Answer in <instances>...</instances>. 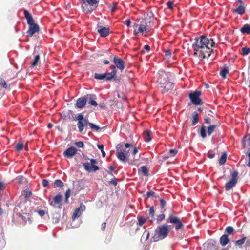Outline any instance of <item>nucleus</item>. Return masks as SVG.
<instances>
[{
  "instance_id": "1",
  "label": "nucleus",
  "mask_w": 250,
  "mask_h": 250,
  "mask_svg": "<svg viewBox=\"0 0 250 250\" xmlns=\"http://www.w3.org/2000/svg\"><path fill=\"white\" fill-rule=\"evenodd\" d=\"M195 42L192 47L194 51V55H197V52H199V56L202 59L208 58L213 52L212 47L215 45L213 39H208L205 36H202L195 39Z\"/></svg>"
},
{
  "instance_id": "2",
  "label": "nucleus",
  "mask_w": 250,
  "mask_h": 250,
  "mask_svg": "<svg viewBox=\"0 0 250 250\" xmlns=\"http://www.w3.org/2000/svg\"><path fill=\"white\" fill-rule=\"evenodd\" d=\"M116 156L118 159L123 163L127 162L132 165L136 161L134 155L138 152V149L135 146L129 143L124 145L123 143H119L116 146Z\"/></svg>"
},
{
  "instance_id": "3",
  "label": "nucleus",
  "mask_w": 250,
  "mask_h": 250,
  "mask_svg": "<svg viewBox=\"0 0 250 250\" xmlns=\"http://www.w3.org/2000/svg\"><path fill=\"white\" fill-rule=\"evenodd\" d=\"M170 226L167 224H163L157 227L152 237L153 241L158 242L167 237L170 230Z\"/></svg>"
},
{
  "instance_id": "4",
  "label": "nucleus",
  "mask_w": 250,
  "mask_h": 250,
  "mask_svg": "<svg viewBox=\"0 0 250 250\" xmlns=\"http://www.w3.org/2000/svg\"><path fill=\"white\" fill-rule=\"evenodd\" d=\"M24 15L29 25V29L26 33L28 37H31L34 34L39 32L40 27L37 24L34 23V20L28 10H24Z\"/></svg>"
},
{
  "instance_id": "5",
  "label": "nucleus",
  "mask_w": 250,
  "mask_h": 250,
  "mask_svg": "<svg viewBox=\"0 0 250 250\" xmlns=\"http://www.w3.org/2000/svg\"><path fill=\"white\" fill-rule=\"evenodd\" d=\"M82 8L83 11L86 14L91 13L97 7L96 5L99 0H81Z\"/></svg>"
},
{
  "instance_id": "6",
  "label": "nucleus",
  "mask_w": 250,
  "mask_h": 250,
  "mask_svg": "<svg viewBox=\"0 0 250 250\" xmlns=\"http://www.w3.org/2000/svg\"><path fill=\"white\" fill-rule=\"evenodd\" d=\"M167 222L175 224V229L177 231L184 228V224L180 219L172 214L169 215Z\"/></svg>"
},
{
  "instance_id": "7",
  "label": "nucleus",
  "mask_w": 250,
  "mask_h": 250,
  "mask_svg": "<svg viewBox=\"0 0 250 250\" xmlns=\"http://www.w3.org/2000/svg\"><path fill=\"white\" fill-rule=\"evenodd\" d=\"M238 173L237 171H234L231 173V179L225 185V190L226 191H229L235 186L238 181Z\"/></svg>"
},
{
  "instance_id": "8",
  "label": "nucleus",
  "mask_w": 250,
  "mask_h": 250,
  "mask_svg": "<svg viewBox=\"0 0 250 250\" xmlns=\"http://www.w3.org/2000/svg\"><path fill=\"white\" fill-rule=\"evenodd\" d=\"M201 91L196 90L193 92H191L189 94V98L191 102L194 105H202L203 102L200 97L201 95Z\"/></svg>"
},
{
  "instance_id": "9",
  "label": "nucleus",
  "mask_w": 250,
  "mask_h": 250,
  "mask_svg": "<svg viewBox=\"0 0 250 250\" xmlns=\"http://www.w3.org/2000/svg\"><path fill=\"white\" fill-rule=\"evenodd\" d=\"M91 166L88 162L84 163L83 164L84 169L88 172H95L99 169V167L95 165L97 163V161L94 159H90Z\"/></svg>"
},
{
  "instance_id": "10",
  "label": "nucleus",
  "mask_w": 250,
  "mask_h": 250,
  "mask_svg": "<svg viewBox=\"0 0 250 250\" xmlns=\"http://www.w3.org/2000/svg\"><path fill=\"white\" fill-rule=\"evenodd\" d=\"M62 196L60 194H58L53 199V201L50 203V205L54 208L58 207L59 209L62 208Z\"/></svg>"
},
{
  "instance_id": "11",
  "label": "nucleus",
  "mask_w": 250,
  "mask_h": 250,
  "mask_svg": "<svg viewBox=\"0 0 250 250\" xmlns=\"http://www.w3.org/2000/svg\"><path fill=\"white\" fill-rule=\"evenodd\" d=\"M155 20L154 15L152 14V16H150L149 18L142 19L141 21L148 28V32L150 31V29L154 25V21Z\"/></svg>"
},
{
  "instance_id": "12",
  "label": "nucleus",
  "mask_w": 250,
  "mask_h": 250,
  "mask_svg": "<svg viewBox=\"0 0 250 250\" xmlns=\"http://www.w3.org/2000/svg\"><path fill=\"white\" fill-rule=\"evenodd\" d=\"M86 209L85 206L83 204L81 203L80 204V207L76 208L73 214L72 219L73 220L77 218H78L81 216L82 213Z\"/></svg>"
},
{
  "instance_id": "13",
  "label": "nucleus",
  "mask_w": 250,
  "mask_h": 250,
  "mask_svg": "<svg viewBox=\"0 0 250 250\" xmlns=\"http://www.w3.org/2000/svg\"><path fill=\"white\" fill-rule=\"evenodd\" d=\"M168 76L167 73L163 71H160L159 72V76L157 80V82L162 85H164L167 82Z\"/></svg>"
},
{
  "instance_id": "14",
  "label": "nucleus",
  "mask_w": 250,
  "mask_h": 250,
  "mask_svg": "<svg viewBox=\"0 0 250 250\" xmlns=\"http://www.w3.org/2000/svg\"><path fill=\"white\" fill-rule=\"evenodd\" d=\"M77 152V149L74 146H71L64 151L63 154L65 157L71 158L76 155Z\"/></svg>"
},
{
  "instance_id": "15",
  "label": "nucleus",
  "mask_w": 250,
  "mask_h": 250,
  "mask_svg": "<svg viewBox=\"0 0 250 250\" xmlns=\"http://www.w3.org/2000/svg\"><path fill=\"white\" fill-rule=\"evenodd\" d=\"M113 62L116 65V66L121 71L124 69L125 67V62L121 58L115 56L113 57Z\"/></svg>"
},
{
  "instance_id": "16",
  "label": "nucleus",
  "mask_w": 250,
  "mask_h": 250,
  "mask_svg": "<svg viewBox=\"0 0 250 250\" xmlns=\"http://www.w3.org/2000/svg\"><path fill=\"white\" fill-rule=\"evenodd\" d=\"M109 27H103L100 26L99 27L97 31L102 37H105L109 34Z\"/></svg>"
},
{
  "instance_id": "17",
  "label": "nucleus",
  "mask_w": 250,
  "mask_h": 250,
  "mask_svg": "<svg viewBox=\"0 0 250 250\" xmlns=\"http://www.w3.org/2000/svg\"><path fill=\"white\" fill-rule=\"evenodd\" d=\"M87 102V100L85 97H81L78 98L76 101L75 104V107L78 108H82L85 106Z\"/></svg>"
},
{
  "instance_id": "18",
  "label": "nucleus",
  "mask_w": 250,
  "mask_h": 250,
  "mask_svg": "<svg viewBox=\"0 0 250 250\" xmlns=\"http://www.w3.org/2000/svg\"><path fill=\"white\" fill-rule=\"evenodd\" d=\"M174 83L171 82H167L164 85H161V87L163 88L162 92L167 93L173 89Z\"/></svg>"
},
{
  "instance_id": "19",
  "label": "nucleus",
  "mask_w": 250,
  "mask_h": 250,
  "mask_svg": "<svg viewBox=\"0 0 250 250\" xmlns=\"http://www.w3.org/2000/svg\"><path fill=\"white\" fill-rule=\"evenodd\" d=\"M88 125V121L87 119L84 120L82 121H78L77 123V126L80 132L82 133L84 130V127L87 126Z\"/></svg>"
},
{
  "instance_id": "20",
  "label": "nucleus",
  "mask_w": 250,
  "mask_h": 250,
  "mask_svg": "<svg viewBox=\"0 0 250 250\" xmlns=\"http://www.w3.org/2000/svg\"><path fill=\"white\" fill-rule=\"evenodd\" d=\"M134 28L138 27V30L140 32V33H143L144 31L148 32V28L146 27L145 25L143 23L142 21H140V24L135 23L133 25Z\"/></svg>"
},
{
  "instance_id": "21",
  "label": "nucleus",
  "mask_w": 250,
  "mask_h": 250,
  "mask_svg": "<svg viewBox=\"0 0 250 250\" xmlns=\"http://www.w3.org/2000/svg\"><path fill=\"white\" fill-rule=\"evenodd\" d=\"M110 68L111 69V72L110 73L106 72L108 75L107 81L111 80L116 76L117 73V70L115 66L112 65L110 66Z\"/></svg>"
},
{
  "instance_id": "22",
  "label": "nucleus",
  "mask_w": 250,
  "mask_h": 250,
  "mask_svg": "<svg viewBox=\"0 0 250 250\" xmlns=\"http://www.w3.org/2000/svg\"><path fill=\"white\" fill-rule=\"evenodd\" d=\"M229 240L228 238V234H225L223 235L220 238V243L223 246H226L229 242Z\"/></svg>"
},
{
  "instance_id": "23",
  "label": "nucleus",
  "mask_w": 250,
  "mask_h": 250,
  "mask_svg": "<svg viewBox=\"0 0 250 250\" xmlns=\"http://www.w3.org/2000/svg\"><path fill=\"white\" fill-rule=\"evenodd\" d=\"M240 31L242 34L249 35L250 34V25L246 24L241 28Z\"/></svg>"
},
{
  "instance_id": "24",
  "label": "nucleus",
  "mask_w": 250,
  "mask_h": 250,
  "mask_svg": "<svg viewBox=\"0 0 250 250\" xmlns=\"http://www.w3.org/2000/svg\"><path fill=\"white\" fill-rule=\"evenodd\" d=\"M143 137L146 142H149L152 139L151 131L149 130H146L144 133Z\"/></svg>"
},
{
  "instance_id": "25",
  "label": "nucleus",
  "mask_w": 250,
  "mask_h": 250,
  "mask_svg": "<svg viewBox=\"0 0 250 250\" xmlns=\"http://www.w3.org/2000/svg\"><path fill=\"white\" fill-rule=\"evenodd\" d=\"M233 11L240 15H243L245 12V6H239L238 8L233 10Z\"/></svg>"
},
{
  "instance_id": "26",
  "label": "nucleus",
  "mask_w": 250,
  "mask_h": 250,
  "mask_svg": "<svg viewBox=\"0 0 250 250\" xmlns=\"http://www.w3.org/2000/svg\"><path fill=\"white\" fill-rule=\"evenodd\" d=\"M220 125V123L216 125H210L208 126L207 129V133L208 135H210L215 130V129Z\"/></svg>"
},
{
  "instance_id": "27",
  "label": "nucleus",
  "mask_w": 250,
  "mask_h": 250,
  "mask_svg": "<svg viewBox=\"0 0 250 250\" xmlns=\"http://www.w3.org/2000/svg\"><path fill=\"white\" fill-rule=\"evenodd\" d=\"M108 77V75L107 73H95L94 74V78L97 80H103L104 79H105L107 80V78Z\"/></svg>"
},
{
  "instance_id": "28",
  "label": "nucleus",
  "mask_w": 250,
  "mask_h": 250,
  "mask_svg": "<svg viewBox=\"0 0 250 250\" xmlns=\"http://www.w3.org/2000/svg\"><path fill=\"white\" fill-rule=\"evenodd\" d=\"M40 59V56L39 54H37L35 56V58L33 61L31 63V67H34L37 65L39 62V60Z\"/></svg>"
},
{
  "instance_id": "29",
  "label": "nucleus",
  "mask_w": 250,
  "mask_h": 250,
  "mask_svg": "<svg viewBox=\"0 0 250 250\" xmlns=\"http://www.w3.org/2000/svg\"><path fill=\"white\" fill-rule=\"evenodd\" d=\"M192 125H195L198 122L199 120V115L197 112H194L192 114Z\"/></svg>"
},
{
  "instance_id": "30",
  "label": "nucleus",
  "mask_w": 250,
  "mask_h": 250,
  "mask_svg": "<svg viewBox=\"0 0 250 250\" xmlns=\"http://www.w3.org/2000/svg\"><path fill=\"white\" fill-rule=\"evenodd\" d=\"M22 195L24 196L25 200L27 201L29 197L32 195V192L25 189L22 192Z\"/></svg>"
},
{
  "instance_id": "31",
  "label": "nucleus",
  "mask_w": 250,
  "mask_h": 250,
  "mask_svg": "<svg viewBox=\"0 0 250 250\" xmlns=\"http://www.w3.org/2000/svg\"><path fill=\"white\" fill-rule=\"evenodd\" d=\"M154 213H155L154 208V207L152 206L150 208V209L149 210V215L151 217V219L150 220V221L151 223H153V221L155 220Z\"/></svg>"
},
{
  "instance_id": "32",
  "label": "nucleus",
  "mask_w": 250,
  "mask_h": 250,
  "mask_svg": "<svg viewBox=\"0 0 250 250\" xmlns=\"http://www.w3.org/2000/svg\"><path fill=\"white\" fill-rule=\"evenodd\" d=\"M227 154L225 152H224L221 156V158L219 159V164L222 165L225 163L227 160Z\"/></svg>"
},
{
  "instance_id": "33",
  "label": "nucleus",
  "mask_w": 250,
  "mask_h": 250,
  "mask_svg": "<svg viewBox=\"0 0 250 250\" xmlns=\"http://www.w3.org/2000/svg\"><path fill=\"white\" fill-rule=\"evenodd\" d=\"M64 186L63 183L61 180H56L54 181V187L55 188H62Z\"/></svg>"
},
{
  "instance_id": "34",
  "label": "nucleus",
  "mask_w": 250,
  "mask_h": 250,
  "mask_svg": "<svg viewBox=\"0 0 250 250\" xmlns=\"http://www.w3.org/2000/svg\"><path fill=\"white\" fill-rule=\"evenodd\" d=\"M229 70L226 68H223L220 72V75L223 78L225 79L226 78V75L229 73Z\"/></svg>"
},
{
  "instance_id": "35",
  "label": "nucleus",
  "mask_w": 250,
  "mask_h": 250,
  "mask_svg": "<svg viewBox=\"0 0 250 250\" xmlns=\"http://www.w3.org/2000/svg\"><path fill=\"white\" fill-rule=\"evenodd\" d=\"M200 134L203 138H205L207 136L206 130L205 128V126H204V125H202L200 127Z\"/></svg>"
},
{
  "instance_id": "36",
  "label": "nucleus",
  "mask_w": 250,
  "mask_h": 250,
  "mask_svg": "<svg viewBox=\"0 0 250 250\" xmlns=\"http://www.w3.org/2000/svg\"><path fill=\"white\" fill-rule=\"evenodd\" d=\"M138 222L137 224L139 226H141L146 222V219L144 216H140L138 218Z\"/></svg>"
},
{
  "instance_id": "37",
  "label": "nucleus",
  "mask_w": 250,
  "mask_h": 250,
  "mask_svg": "<svg viewBox=\"0 0 250 250\" xmlns=\"http://www.w3.org/2000/svg\"><path fill=\"white\" fill-rule=\"evenodd\" d=\"M178 152V151L176 149H171L169 150V155L166 156L165 158H168L169 157L174 156Z\"/></svg>"
},
{
  "instance_id": "38",
  "label": "nucleus",
  "mask_w": 250,
  "mask_h": 250,
  "mask_svg": "<svg viewBox=\"0 0 250 250\" xmlns=\"http://www.w3.org/2000/svg\"><path fill=\"white\" fill-rule=\"evenodd\" d=\"M0 87L4 89L8 87V85L5 80L3 78H0Z\"/></svg>"
},
{
  "instance_id": "39",
  "label": "nucleus",
  "mask_w": 250,
  "mask_h": 250,
  "mask_svg": "<svg viewBox=\"0 0 250 250\" xmlns=\"http://www.w3.org/2000/svg\"><path fill=\"white\" fill-rule=\"evenodd\" d=\"M250 53V48L247 47H243L241 54L243 56L247 55Z\"/></svg>"
},
{
  "instance_id": "40",
  "label": "nucleus",
  "mask_w": 250,
  "mask_h": 250,
  "mask_svg": "<svg viewBox=\"0 0 250 250\" xmlns=\"http://www.w3.org/2000/svg\"><path fill=\"white\" fill-rule=\"evenodd\" d=\"M140 170L145 176L148 175V171L146 166H142L141 167Z\"/></svg>"
},
{
  "instance_id": "41",
  "label": "nucleus",
  "mask_w": 250,
  "mask_h": 250,
  "mask_svg": "<svg viewBox=\"0 0 250 250\" xmlns=\"http://www.w3.org/2000/svg\"><path fill=\"white\" fill-rule=\"evenodd\" d=\"M88 125L89 126L91 129L94 131H97L100 129V128L98 126L92 123L88 122Z\"/></svg>"
},
{
  "instance_id": "42",
  "label": "nucleus",
  "mask_w": 250,
  "mask_h": 250,
  "mask_svg": "<svg viewBox=\"0 0 250 250\" xmlns=\"http://www.w3.org/2000/svg\"><path fill=\"white\" fill-rule=\"evenodd\" d=\"M234 231V229L231 226H228L225 229V232L227 233V234H232Z\"/></svg>"
},
{
  "instance_id": "43",
  "label": "nucleus",
  "mask_w": 250,
  "mask_h": 250,
  "mask_svg": "<svg viewBox=\"0 0 250 250\" xmlns=\"http://www.w3.org/2000/svg\"><path fill=\"white\" fill-rule=\"evenodd\" d=\"M74 120H78V121H82L85 120V118H83V116L82 114L80 113L78 114L77 116L73 117Z\"/></svg>"
},
{
  "instance_id": "44",
  "label": "nucleus",
  "mask_w": 250,
  "mask_h": 250,
  "mask_svg": "<svg viewBox=\"0 0 250 250\" xmlns=\"http://www.w3.org/2000/svg\"><path fill=\"white\" fill-rule=\"evenodd\" d=\"M165 215L164 213L160 214L157 216V222L159 223L165 219Z\"/></svg>"
},
{
  "instance_id": "45",
  "label": "nucleus",
  "mask_w": 250,
  "mask_h": 250,
  "mask_svg": "<svg viewBox=\"0 0 250 250\" xmlns=\"http://www.w3.org/2000/svg\"><path fill=\"white\" fill-rule=\"evenodd\" d=\"M23 148V144L22 143H18L15 146V149L16 150L20 151H21Z\"/></svg>"
},
{
  "instance_id": "46",
  "label": "nucleus",
  "mask_w": 250,
  "mask_h": 250,
  "mask_svg": "<svg viewBox=\"0 0 250 250\" xmlns=\"http://www.w3.org/2000/svg\"><path fill=\"white\" fill-rule=\"evenodd\" d=\"M246 239V237H244L243 238L236 241L235 242L236 245L241 246L242 245H243Z\"/></svg>"
},
{
  "instance_id": "47",
  "label": "nucleus",
  "mask_w": 250,
  "mask_h": 250,
  "mask_svg": "<svg viewBox=\"0 0 250 250\" xmlns=\"http://www.w3.org/2000/svg\"><path fill=\"white\" fill-rule=\"evenodd\" d=\"M70 190L69 189H68V190H67L66 191L65 193V202L66 203H68V198L70 197Z\"/></svg>"
},
{
  "instance_id": "48",
  "label": "nucleus",
  "mask_w": 250,
  "mask_h": 250,
  "mask_svg": "<svg viewBox=\"0 0 250 250\" xmlns=\"http://www.w3.org/2000/svg\"><path fill=\"white\" fill-rule=\"evenodd\" d=\"M166 205V201L164 199L161 198L160 199V207L162 210L164 208Z\"/></svg>"
},
{
  "instance_id": "49",
  "label": "nucleus",
  "mask_w": 250,
  "mask_h": 250,
  "mask_svg": "<svg viewBox=\"0 0 250 250\" xmlns=\"http://www.w3.org/2000/svg\"><path fill=\"white\" fill-rule=\"evenodd\" d=\"M75 145L78 147L83 148L84 146V144L83 142L79 141L75 143Z\"/></svg>"
},
{
  "instance_id": "50",
  "label": "nucleus",
  "mask_w": 250,
  "mask_h": 250,
  "mask_svg": "<svg viewBox=\"0 0 250 250\" xmlns=\"http://www.w3.org/2000/svg\"><path fill=\"white\" fill-rule=\"evenodd\" d=\"M155 195V192H153V191H148V192H147L146 193V195H147V198H149L150 197H152V196H154Z\"/></svg>"
},
{
  "instance_id": "51",
  "label": "nucleus",
  "mask_w": 250,
  "mask_h": 250,
  "mask_svg": "<svg viewBox=\"0 0 250 250\" xmlns=\"http://www.w3.org/2000/svg\"><path fill=\"white\" fill-rule=\"evenodd\" d=\"M89 104L90 105H93L94 106H96L98 105L97 103L95 100H91L89 101Z\"/></svg>"
},
{
  "instance_id": "52",
  "label": "nucleus",
  "mask_w": 250,
  "mask_h": 250,
  "mask_svg": "<svg viewBox=\"0 0 250 250\" xmlns=\"http://www.w3.org/2000/svg\"><path fill=\"white\" fill-rule=\"evenodd\" d=\"M117 9V3H115L113 4V6H112L111 8V11L112 12H115L116 9Z\"/></svg>"
},
{
  "instance_id": "53",
  "label": "nucleus",
  "mask_w": 250,
  "mask_h": 250,
  "mask_svg": "<svg viewBox=\"0 0 250 250\" xmlns=\"http://www.w3.org/2000/svg\"><path fill=\"white\" fill-rule=\"evenodd\" d=\"M204 120L205 123L207 124H210L211 123V119L208 117H206Z\"/></svg>"
},
{
  "instance_id": "54",
  "label": "nucleus",
  "mask_w": 250,
  "mask_h": 250,
  "mask_svg": "<svg viewBox=\"0 0 250 250\" xmlns=\"http://www.w3.org/2000/svg\"><path fill=\"white\" fill-rule=\"evenodd\" d=\"M167 7L170 9H172L173 8V3L171 1H168L167 2Z\"/></svg>"
},
{
  "instance_id": "55",
  "label": "nucleus",
  "mask_w": 250,
  "mask_h": 250,
  "mask_svg": "<svg viewBox=\"0 0 250 250\" xmlns=\"http://www.w3.org/2000/svg\"><path fill=\"white\" fill-rule=\"evenodd\" d=\"M165 55L167 57H170L171 55V51L169 50H166L165 51Z\"/></svg>"
},
{
  "instance_id": "56",
  "label": "nucleus",
  "mask_w": 250,
  "mask_h": 250,
  "mask_svg": "<svg viewBox=\"0 0 250 250\" xmlns=\"http://www.w3.org/2000/svg\"><path fill=\"white\" fill-rule=\"evenodd\" d=\"M42 185L43 187H46L48 185V180H46V179H43L42 181Z\"/></svg>"
},
{
  "instance_id": "57",
  "label": "nucleus",
  "mask_w": 250,
  "mask_h": 250,
  "mask_svg": "<svg viewBox=\"0 0 250 250\" xmlns=\"http://www.w3.org/2000/svg\"><path fill=\"white\" fill-rule=\"evenodd\" d=\"M207 156L210 159H212L215 157V153H211L210 152H208Z\"/></svg>"
},
{
  "instance_id": "58",
  "label": "nucleus",
  "mask_w": 250,
  "mask_h": 250,
  "mask_svg": "<svg viewBox=\"0 0 250 250\" xmlns=\"http://www.w3.org/2000/svg\"><path fill=\"white\" fill-rule=\"evenodd\" d=\"M23 179H24V178L22 176H20V177H18L17 178V180H18V182L20 184H21L22 183Z\"/></svg>"
},
{
  "instance_id": "59",
  "label": "nucleus",
  "mask_w": 250,
  "mask_h": 250,
  "mask_svg": "<svg viewBox=\"0 0 250 250\" xmlns=\"http://www.w3.org/2000/svg\"><path fill=\"white\" fill-rule=\"evenodd\" d=\"M106 223L105 222H104L101 225V229L103 230V231H104L105 229V228H106Z\"/></svg>"
},
{
  "instance_id": "60",
  "label": "nucleus",
  "mask_w": 250,
  "mask_h": 250,
  "mask_svg": "<svg viewBox=\"0 0 250 250\" xmlns=\"http://www.w3.org/2000/svg\"><path fill=\"white\" fill-rule=\"evenodd\" d=\"M38 214L40 215V216L42 217V216H43L45 215V212L44 211H43L42 210H40L38 211Z\"/></svg>"
},
{
  "instance_id": "61",
  "label": "nucleus",
  "mask_w": 250,
  "mask_h": 250,
  "mask_svg": "<svg viewBox=\"0 0 250 250\" xmlns=\"http://www.w3.org/2000/svg\"><path fill=\"white\" fill-rule=\"evenodd\" d=\"M124 23L127 26H129L131 24V21L130 19H128L126 21H125Z\"/></svg>"
},
{
  "instance_id": "62",
  "label": "nucleus",
  "mask_w": 250,
  "mask_h": 250,
  "mask_svg": "<svg viewBox=\"0 0 250 250\" xmlns=\"http://www.w3.org/2000/svg\"><path fill=\"white\" fill-rule=\"evenodd\" d=\"M144 49H145L147 51H149L150 50V47L148 45H145L144 47Z\"/></svg>"
},
{
  "instance_id": "63",
  "label": "nucleus",
  "mask_w": 250,
  "mask_h": 250,
  "mask_svg": "<svg viewBox=\"0 0 250 250\" xmlns=\"http://www.w3.org/2000/svg\"><path fill=\"white\" fill-rule=\"evenodd\" d=\"M99 107L101 109H105L106 108V105L104 104H99Z\"/></svg>"
},
{
  "instance_id": "64",
  "label": "nucleus",
  "mask_w": 250,
  "mask_h": 250,
  "mask_svg": "<svg viewBox=\"0 0 250 250\" xmlns=\"http://www.w3.org/2000/svg\"><path fill=\"white\" fill-rule=\"evenodd\" d=\"M248 156L249 157V161H248V163L247 164V166L249 167H250V152H249L248 154Z\"/></svg>"
}]
</instances>
